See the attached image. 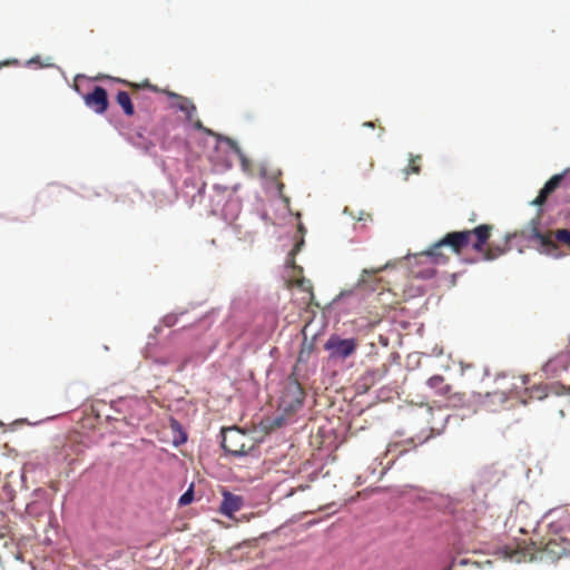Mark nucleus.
<instances>
[{"mask_svg":"<svg viewBox=\"0 0 570 570\" xmlns=\"http://www.w3.org/2000/svg\"><path fill=\"white\" fill-rule=\"evenodd\" d=\"M552 385L550 384H538V385H533L531 386L530 389H528V393H529V399L531 400H543L546 399L551 390H552Z\"/></svg>","mask_w":570,"mask_h":570,"instance_id":"obj_18","label":"nucleus"},{"mask_svg":"<svg viewBox=\"0 0 570 570\" xmlns=\"http://www.w3.org/2000/svg\"><path fill=\"white\" fill-rule=\"evenodd\" d=\"M305 392L294 375L287 377L279 399V410L285 414L295 413L302 407Z\"/></svg>","mask_w":570,"mask_h":570,"instance_id":"obj_4","label":"nucleus"},{"mask_svg":"<svg viewBox=\"0 0 570 570\" xmlns=\"http://www.w3.org/2000/svg\"><path fill=\"white\" fill-rule=\"evenodd\" d=\"M512 528H517L518 532L527 534L535 530L538 524V515H531L530 508L527 503H519L510 515Z\"/></svg>","mask_w":570,"mask_h":570,"instance_id":"obj_7","label":"nucleus"},{"mask_svg":"<svg viewBox=\"0 0 570 570\" xmlns=\"http://www.w3.org/2000/svg\"><path fill=\"white\" fill-rule=\"evenodd\" d=\"M244 500L240 495L230 493L228 491L223 492V501L219 508L222 514L226 517H233V514L243 508Z\"/></svg>","mask_w":570,"mask_h":570,"instance_id":"obj_11","label":"nucleus"},{"mask_svg":"<svg viewBox=\"0 0 570 570\" xmlns=\"http://www.w3.org/2000/svg\"><path fill=\"white\" fill-rule=\"evenodd\" d=\"M468 401L465 393L451 391L442 402L448 407H463L468 404Z\"/></svg>","mask_w":570,"mask_h":570,"instance_id":"obj_16","label":"nucleus"},{"mask_svg":"<svg viewBox=\"0 0 570 570\" xmlns=\"http://www.w3.org/2000/svg\"><path fill=\"white\" fill-rule=\"evenodd\" d=\"M167 95L170 98H175L177 100V102L174 106L185 114L187 121L193 122L196 129L204 131L206 135L216 136V134L213 130L205 128L199 119L195 120L197 109L190 99L169 91H167Z\"/></svg>","mask_w":570,"mask_h":570,"instance_id":"obj_9","label":"nucleus"},{"mask_svg":"<svg viewBox=\"0 0 570 570\" xmlns=\"http://www.w3.org/2000/svg\"><path fill=\"white\" fill-rule=\"evenodd\" d=\"M493 226L489 224L479 225L472 229L451 232L434 243L425 253L434 264H445L449 255L444 249L453 254H461L469 245L480 254L483 261H494L510 250V242L517 237V233L507 234L502 245L489 244Z\"/></svg>","mask_w":570,"mask_h":570,"instance_id":"obj_1","label":"nucleus"},{"mask_svg":"<svg viewBox=\"0 0 570 570\" xmlns=\"http://www.w3.org/2000/svg\"><path fill=\"white\" fill-rule=\"evenodd\" d=\"M364 126L370 127V128L375 127L374 122H372V121L364 122Z\"/></svg>","mask_w":570,"mask_h":570,"instance_id":"obj_28","label":"nucleus"},{"mask_svg":"<svg viewBox=\"0 0 570 570\" xmlns=\"http://www.w3.org/2000/svg\"><path fill=\"white\" fill-rule=\"evenodd\" d=\"M102 77H99V79H101ZM107 78V76L105 77ZM108 79H111V77H108ZM114 81L116 82H119V83H122L129 88H131L134 91H137L139 89H142V88H148L150 89L151 91H159V89L155 86V85H151L149 82V80H145L144 82L141 83H137V82H131V81H128V80H125V79H121V78H112Z\"/></svg>","mask_w":570,"mask_h":570,"instance_id":"obj_19","label":"nucleus"},{"mask_svg":"<svg viewBox=\"0 0 570 570\" xmlns=\"http://www.w3.org/2000/svg\"><path fill=\"white\" fill-rule=\"evenodd\" d=\"M87 107L96 114H105L109 107L108 95L105 88L96 86L94 90L83 97Z\"/></svg>","mask_w":570,"mask_h":570,"instance_id":"obj_10","label":"nucleus"},{"mask_svg":"<svg viewBox=\"0 0 570 570\" xmlns=\"http://www.w3.org/2000/svg\"><path fill=\"white\" fill-rule=\"evenodd\" d=\"M224 140H225V141L228 144V146H229L232 149H234L237 154H239V153H240V148H239L238 144H237L235 140H233V139H230V138H228V137H225V138H224Z\"/></svg>","mask_w":570,"mask_h":570,"instance_id":"obj_27","label":"nucleus"},{"mask_svg":"<svg viewBox=\"0 0 570 570\" xmlns=\"http://www.w3.org/2000/svg\"><path fill=\"white\" fill-rule=\"evenodd\" d=\"M384 267L377 269H363L357 285L365 288L370 277H373L376 273L383 271Z\"/></svg>","mask_w":570,"mask_h":570,"instance_id":"obj_23","label":"nucleus"},{"mask_svg":"<svg viewBox=\"0 0 570 570\" xmlns=\"http://www.w3.org/2000/svg\"><path fill=\"white\" fill-rule=\"evenodd\" d=\"M116 101L121 107L126 116L130 117L135 114V108L131 98L127 91H118L116 96Z\"/></svg>","mask_w":570,"mask_h":570,"instance_id":"obj_17","label":"nucleus"},{"mask_svg":"<svg viewBox=\"0 0 570 570\" xmlns=\"http://www.w3.org/2000/svg\"><path fill=\"white\" fill-rule=\"evenodd\" d=\"M569 354V351L559 353L546 364V367L552 371H557L558 368L562 371L567 370L570 365Z\"/></svg>","mask_w":570,"mask_h":570,"instance_id":"obj_15","label":"nucleus"},{"mask_svg":"<svg viewBox=\"0 0 570 570\" xmlns=\"http://www.w3.org/2000/svg\"><path fill=\"white\" fill-rule=\"evenodd\" d=\"M358 347L356 338H342L338 335H331L324 344L332 358L345 360L352 356Z\"/></svg>","mask_w":570,"mask_h":570,"instance_id":"obj_6","label":"nucleus"},{"mask_svg":"<svg viewBox=\"0 0 570 570\" xmlns=\"http://www.w3.org/2000/svg\"><path fill=\"white\" fill-rule=\"evenodd\" d=\"M163 323L167 327H171L177 323V316L173 314H168L163 318Z\"/></svg>","mask_w":570,"mask_h":570,"instance_id":"obj_26","label":"nucleus"},{"mask_svg":"<svg viewBox=\"0 0 570 570\" xmlns=\"http://www.w3.org/2000/svg\"><path fill=\"white\" fill-rule=\"evenodd\" d=\"M80 452L81 450L77 444L66 442L61 445H55L49 450L47 453V462L48 464H71Z\"/></svg>","mask_w":570,"mask_h":570,"instance_id":"obj_8","label":"nucleus"},{"mask_svg":"<svg viewBox=\"0 0 570 570\" xmlns=\"http://www.w3.org/2000/svg\"><path fill=\"white\" fill-rule=\"evenodd\" d=\"M540 226V217L537 216L535 218H532L527 226V228L515 232L517 237H524L527 239H537L542 248L547 253H551L552 250L557 249L556 242L562 243L570 247V230L568 229H557L554 233H547L543 234L539 229Z\"/></svg>","mask_w":570,"mask_h":570,"instance_id":"obj_3","label":"nucleus"},{"mask_svg":"<svg viewBox=\"0 0 570 570\" xmlns=\"http://www.w3.org/2000/svg\"><path fill=\"white\" fill-rule=\"evenodd\" d=\"M373 168H374V160L372 157H367V156L361 157L356 163V169L363 176H366L367 174H370Z\"/></svg>","mask_w":570,"mask_h":570,"instance_id":"obj_21","label":"nucleus"},{"mask_svg":"<svg viewBox=\"0 0 570 570\" xmlns=\"http://www.w3.org/2000/svg\"><path fill=\"white\" fill-rule=\"evenodd\" d=\"M194 500V490L193 487H190L178 500V504L180 507L187 505L191 503Z\"/></svg>","mask_w":570,"mask_h":570,"instance_id":"obj_24","label":"nucleus"},{"mask_svg":"<svg viewBox=\"0 0 570 570\" xmlns=\"http://www.w3.org/2000/svg\"><path fill=\"white\" fill-rule=\"evenodd\" d=\"M513 387H514V385H511L503 390H495L493 392H488L485 394V402L492 403V404H494L497 402H499L501 404L505 403L509 400L510 395L512 394Z\"/></svg>","mask_w":570,"mask_h":570,"instance_id":"obj_14","label":"nucleus"},{"mask_svg":"<svg viewBox=\"0 0 570 570\" xmlns=\"http://www.w3.org/2000/svg\"><path fill=\"white\" fill-rule=\"evenodd\" d=\"M564 175H554L552 176L543 186V188L540 190L537 198L532 202V204L541 206L546 203L549 195H551L561 184L563 180Z\"/></svg>","mask_w":570,"mask_h":570,"instance_id":"obj_12","label":"nucleus"},{"mask_svg":"<svg viewBox=\"0 0 570 570\" xmlns=\"http://www.w3.org/2000/svg\"><path fill=\"white\" fill-rule=\"evenodd\" d=\"M543 552L551 560H559L570 556V510H561L552 514V520L544 538L534 540L530 538L518 541L514 546H504L507 558L521 562L532 559L535 553Z\"/></svg>","mask_w":570,"mask_h":570,"instance_id":"obj_2","label":"nucleus"},{"mask_svg":"<svg viewBox=\"0 0 570 570\" xmlns=\"http://www.w3.org/2000/svg\"><path fill=\"white\" fill-rule=\"evenodd\" d=\"M421 159L422 158H421L420 155L413 156V157L410 158V164L403 170L405 179H407V177L411 174H416L417 175V174L421 173V165H420Z\"/></svg>","mask_w":570,"mask_h":570,"instance_id":"obj_22","label":"nucleus"},{"mask_svg":"<svg viewBox=\"0 0 570 570\" xmlns=\"http://www.w3.org/2000/svg\"><path fill=\"white\" fill-rule=\"evenodd\" d=\"M294 284L302 289L303 292H306L308 294V304L318 306L317 303H314V292H313V284L309 279L305 277H301L294 282Z\"/></svg>","mask_w":570,"mask_h":570,"instance_id":"obj_20","label":"nucleus"},{"mask_svg":"<svg viewBox=\"0 0 570 570\" xmlns=\"http://www.w3.org/2000/svg\"><path fill=\"white\" fill-rule=\"evenodd\" d=\"M223 449L235 456L245 455L252 448L253 442L248 434L238 428H227L222 430Z\"/></svg>","mask_w":570,"mask_h":570,"instance_id":"obj_5","label":"nucleus"},{"mask_svg":"<svg viewBox=\"0 0 570 570\" xmlns=\"http://www.w3.org/2000/svg\"><path fill=\"white\" fill-rule=\"evenodd\" d=\"M406 451L400 443H391L387 448L389 453L403 454Z\"/></svg>","mask_w":570,"mask_h":570,"instance_id":"obj_25","label":"nucleus"},{"mask_svg":"<svg viewBox=\"0 0 570 570\" xmlns=\"http://www.w3.org/2000/svg\"><path fill=\"white\" fill-rule=\"evenodd\" d=\"M428 386L434 390L435 394L443 401L445 396L453 390L450 384L445 382V379L441 375H434L428 380Z\"/></svg>","mask_w":570,"mask_h":570,"instance_id":"obj_13","label":"nucleus"}]
</instances>
